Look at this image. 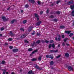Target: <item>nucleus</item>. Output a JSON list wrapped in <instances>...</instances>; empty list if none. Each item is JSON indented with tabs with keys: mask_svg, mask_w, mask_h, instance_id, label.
<instances>
[{
	"mask_svg": "<svg viewBox=\"0 0 74 74\" xmlns=\"http://www.w3.org/2000/svg\"><path fill=\"white\" fill-rule=\"evenodd\" d=\"M57 36L59 37V38H58V37H56L55 38V40L56 41H60V35H57Z\"/></svg>",
	"mask_w": 74,
	"mask_h": 74,
	"instance_id": "f257e3e1",
	"label": "nucleus"
},
{
	"mask_svg": "<svg viewBox=\"0 0 74 74\" xmlns=\"http://www.w3.org/2000/svg\"><path fill=\"white\" fill-rule=\"evenodd\" d=\"M34 66L35 68H36V69H38V70H41L42 69V68L40 67H39V66H37V64H36Z\"/></svg>",
	"mask_w": 74,
	"mask_h": 74,
	"instance_id": "f03ea898",
	"label": "nucleus"
},
{
	"mask_svg": "<svg viewBox=\"0 0 74 74\" xmlns=\"http://www.w3.org/2000/svg\"><path fill=\"white\" fill-rule=\"evenodd\" d=\"M2 18L3 19V22H5L8 21V18H6L4 16H2Z\"/></svg>",
	"mask_w": 74,
	"mask_h": 74,
	"instance_id": "7ed1b4c3",
	"label": "nucleus"
},
{
	"mask_svg": "<svg viewBox=\"0 0 74 74\" xmlns=\"http://www.w3.org/2000/svg\"><path fill=\"white\" fill-rule=\"evenodd\" d=\"M34 16L35 17H36V18L37 19V21H38L39 20V16L38 15V14L36 13H35L34 14Z\"/></svg>",
	"mask_w": 74,
	"mask_h": 74,
	"instance_id": "20e7f679",
	"label": "nucleus"
},
{
	"mask_svg": "<svg viewBox=\"0 0 74 74\" xmlns=\"http://www.w3.org/2000/svg\"><path fill=\"white\" fill-rule=\"evenodd\" d=\"M73 3H74L73 1H70L67 3V4H68V5H70L73 4Z\"/></svg>",
	"mask_w": 74,
	"mask_h": 74,
	"instance_id": "39448f33",
	"label": "nucleus"
},
{
	"mask_svg": "<svg viewBox=\"0 0 74 74\" xmlns=\"http://www.w3.org/2000/svg\"><path fill=\"white\" fill-rule=\"evenodd\" d=\"M68 69L69 70V71H73L74 69H73V67L71 66H69L68 67Z\"/></svg>",
	"mask_w": 74,
	"mask_h": 74,
	"instance_id": "423d86ee",
	"label": "nucleus"
},
{
	"mask_svg": "<svg viewBox=\"0 0 74 74\" xmlns=\"http://www.w3.org/2000/svg\"><path fill=\"white\" fill-rule=\"evenodd\" d=\"M41 23V21H39L36 23V26H40Z\"/></svg>",
	"mask_w": 74,
	"mask_h": 74,
	"instance_id": "0eeeda50",
	"label": "nucleus"
},
{
	"mask_svg": "<svg viewBox=\"0 0 74 74\" xmlns=\"http://www.w3.org/2000/svg\"><path fill=\"white\" fill-rule=\"evenodd\" d=\"M13 52H18V49H13L12 50Z\"/></svg>",
	"mask_w": 74,
	"mask_h": 74,
	"instance_id": "6e6552de",
	"label": "nucleus"
},
{
	"mask_svg": "<svg viewBox=\"0 0 74 74\" xmlns=\"http://www.w3.org/2000/svg\"><path fill=\"white\" fill-rule=\"evenodd\" d=\"M50 52L51 53H56V52H58V50H51Z\"/></svg>",
	"mask_w": 74,
	"mask_h": 74,
	"instance_id": "1a4fd4ad",
	"label": "nucleus"
},
{
	"mask_svg": "<svg viewBox=\"0 0 74 74\" xmlns=\"http://www.w3.org/2000/svg\"><path fill=\"white\" fill-rule=\"evenodd\" d=\"M32 29H33V27H29L28 29V30L29 32H30L32 30Z\"/></svg>",
	"mask_w": 74,
	"mask_h": 74,
	"instance_id": "9d476101",
	"label": "nucleus"
},
{
	"mask_svg": "<svg viewBox=\"0 0 74 74\" xmlns=\"http://www.w3.org/2000/svg\"><path fill=\"white\" fill-rule=\"evenodd\" d=\"M29 2H31L32 4H34V3H35V1L34 0H29Z\"/></svg>",
	"mask_w": 74,
	"mask_h": 74,
	"instance_id": "9b49d317",
	"label": "nucleus"
},
{
	"mask_svg": "<svg viewBox=\"0 0 74 74\" xmlns=\"http://www.w3.org/2000/svg\"><path fill=\"white\" fill-rule=\"evenodd\" d=\"M26 36V34H24L23 35H22L21 37V38H25V37Z\"/></svg>",
	"mask_w": 74,
	"mask_h": 74,
	"instance_id": "f8f14e48",
	"label": "nucleus"
},
{
	"mask_svg": "<svg viewBox=\"0 0 74 74\" xmlns=\"http://www.w3.org/2000/svg\"><path fill=\"white\" fill-rule=\"evenodd\" d=\"M65 56L66 58H68V57H69V54L68 53H66L65 54Z\"/></svg>",
	"mask_w": 74,
	"mask_h": 74,
	"instance_id": "ddd939ff",
	"label": "nucleus"
},
{
	"mask_svg": "<svg viewBox=\"0 0 74 74\" xmlns=\"http://www.w3.org/2000/svg\"><path fill=\"white\" fill-rule=\"evenodd\" d=\"M65 32L67 34H70L71 33V32L69 31H65Z\"/></svg>",
	"mask_w": 74,
	"mask_h": 74,
	"instance_id": "4468645a",
	"label": "nucleus"
},
{
	"mask_svg": "<svg viewBox=\"0 0 74 74\" xmlns=\"http://www.w3.org/2000/svg\"><path fill=\"white\" fill-rule=\"evenodd\" d=\"M50 56H51V55H46V57L47 58H50Z\"/></svg>",
	"mask_w": 74,
	"mask_h": 74,
	"instance_id": "2eb2a0df",
	"label": "nucleus"
},
{
	"mask_svg": "<svg viewBox=\"0 0 74 74\" xmlns=\"http://www.w3.org/2000/svg\"><path fill=\"white\" fill-rule=\"evenodd\" d=\"M71 15L73 16H74V10H73L71 12Z\"/></svg>",
	"mask_w": 74,
	"mask_h": 74,
	"instance_id": "dca6fc26",
	"label": "nucleus"
},
{
	"mask_svg": "<svg viewBox=\"0 0 74 74\" xmlns=\"http://www.w3.org/2000/svg\"><path fill=\"white\" fill-rule=\"evenodd\" d=\"M2 71H3V74H5V73L6 71V70L5 69H2Z\"/></svg>",
	"mask_w": 74,
	"mask_h": 74,
	"instance_id": "f3484780",
	"label": "nucleus"
},
{
	"mask_svg": "<svg viewBox=\"0 0 74 74\" xmlns=\"http://www.w3.org/2000/svg\"><path fill=\"white\" fill-rule=\"evenodd\" d=\"M53 64H54V62H53V61H51L50 62V64L51 66H52V65H53Z\"/></svg>",
	"mask_w": 74,
	"mask_h": 74,
	"instance_id": "a211bd4d",
	"label": "nucleus"
},
{
	"mask_svg": "<svg viewBox=\"0 0 74 74\" xmlns=\"http://www.w3.org/2000/svg\"><path fill=\"white\" fill-rule=\"evenodd\" d=\"M37 49H36L35 50H34V51L32 52V54H33L35 52H37Z\"/></svg>",
	"mask_w": 74,
	"mask_h": 74,
	"instance_id": "6ab92c4d",
	"label": "nucleus"
},
{
	"mask_svg": "<svg viewBox=\"0 0 74 74\" xmlns=\"http://www.w3.org/2000/svg\"><path fill=\"white\" fill-rule=\"evenodd\" d=\"M16 20L15 19H14V20H13L12 21H11V23L12 24H13V23H14V22H15V21Z\"/></svg>",
	"mask_w": 74,
	"mask_h": 74,
	"instance_id": "aec40b11",
	"label": "nucleus"
},
{
	"mask_svg": "<svg viewBox=\"0 0 74 74\" xmlns=\"http://www.w3.org/2000/svg\"><path fill=\"white\" fill-rule=\"evenodd\" d=\"M28 51H29V52L32 51H33V49H32V48H29L28 49Z\"/></svg>",
	"mask_w": 74,
	"mask_h": 74,
	"instance_id": "412c9836",
	"label": "nucleus"
},
{
	"mask_svg": "<svg viewBox=\"0 0 74 74\" xmlns=\"http://www.w3.org/2000/svg\"><path fill=\"white\" fill-rule=\"evenodd\" d=\"M49 18H54V16L52 15H51V16H49Z\"/></svg>",
	"mask_w": 74,
	"mask_h": 74,
	"instance_id": "4be33fe9",
	"label": "nucleus"
},
{
	"mask_svg": "<svg viewBox=\"0 0 74 74\" xmlns=\"http://www.w3.org/2000/svg\"><path fill=\"white\" fill-rule=\"evenodd\" d=\"M41 42V41L40 40H38L36 42V44H40Z\"/></svg>",
	"mask_w": 74,
	"mask_h": 74,
	"instance_id": "5701e85b",
	"label": "nucleus"
},
{
	"mask_svg": "<svg viewBox=\"0 0 74 74\" xmlns=\"http://www.w3.org/2000/svg\"><path fill=\"white\" fill-rule=\"evenodd\" d=\"M52 21H54V22H57V21H58V19H55L53 20Z\"/></svg>",
	"mask_w": 74,
	"mask_h": 74,
	"instance_id": "b1692460",
	"label": "nucleus"
},
{
	"mask_svg": "<svg viewBox=\"0 0 74 74\" xmlns=\"http://www.w3.org/2000/svg\"><path fill=\"white\" fill-rule=\"evenodd\" d=\"M51 46H52V47L53 48H54L55 47V44L53 43L52 44Z\"/></svg>",
	"mask_w": 74,
	"mask_h": 74,
	"instance_id": "393cba45",
	"label": "nucleus"
},
{
	"mask_svg": "<svg viewBox=\"0 0 74 74\" xmlns=\"http://www.w3.org/2000/svg\"><path fill=\"white\" fill-rule=\"evenodd\" d=\"M68 39V38H67L64 39V42H66V41H67V40Z\"/></svg>",
	"mask_w": 74,
	"mask_h": 74,
	"instance_id": "a878e982",
	"label": "nucleus"
},
{
	"mask_svg": "<svg viewBox=\"0 0 74 74\" xmlns=\"http://www.w3.org/2000/svg\"><path fill=\"white\" fill-rule=\"evenodd\" d=\"M74 34H73V33H71L69 34V36L70 37H72V36H73Z\"/></svg>",
	"mask_w": 74,
	"mask_h": 74,
	"instance_id": "bb28decb",
	"label": "nucleus"
},
{
	"mask_svg": "<svg viewBox=\"0 0 74 74\" xmlns=\"http://www.w3.org/2000/svg\"><path fill=\"white\" fill-rule=\"evenodd\" d=\"M26 22H27V21H26V20H24L23 21V24H25V23H26Z\"/></svg>",
	"mask_w": 74,
	"mask_h": 74,
	"instance_id": "cd10ccee",
	"label": "nucleus"
},
{
	"mask_svg": "<svg viewBox=\"0 0 74 74\" xmlns=\"http://www.w3.org/2000/svg\"><path fill=\"white\" fill-rule=\"evenodd\" d=\"M60 29H64V26H60Z\"/></svg>",
	"mask_w": 74,
	"mask_h": 74,
	"instance_id": "c85d7f7f",
	"label": "nucleus"
},
{
	"mask_svg": "<svg viewBox=\"0 0 74 74\" xmlns=\"http://www.w3.org/2000/svg\"><path fill=\"white\" fill-rule=\"evenodd\" d=\"M35 44H36V43L35 42H34L33 44H32V47H34V45H35Z\"/></svg>",
	"mask_w": 74,
	"mask_h": 74,
	"instance_id": "c756f323",
	"label": "nucleus"
},
{
	"mask_svg": "<svg viewBox=\"0 0 74 74\" xmlns=\"http://www.w3.org/2000/svg\"><path fill=\"white\" fill-rule=\"evenodd\" d=\"M61 56L60 55H59L58 56H56V58H57V59H58V58H59Z\"/></svg>",
	"mask_w": 74,
	"mask_h": 74,
	"instance_id": "7c9ffc66",
	"label": "nucleus"
},
{
	"mask_svg": "<svg viewBox=\"0 0 74 74\" xmlns=\"http://www.w3.org/2000/svg\"><path fill=\"white\" fill-rule=\"evenodd\" d=\"M35 34H36V33L34 31H33V33H31V34H32V35H34Z\"/></svg>",
	"mask_w": 74,
	"mask_h": 74,
	"instance_id": "2f4dec72",
	"label": "nucleus"
},
{
	"mask_svg": "<svg viewBox=\"0 0 74 74\" xmlns=\"http://www.w3.org/2000/svg\"><path fill=\"white\" fill-rule=\"evenodd\" d=\"M52 47V44H50L49 46V48H51Z\"/></svg>",
	"mask_w": 74,
	"mask_h": 74,
	"instance_id": "473e14b6",
	"label": "nucleus"
},
{
	"mask_svg": "<svg viewBox=\"0 0 74 74\" xmlns=\"http://www.w3.org/2000/svg\"><path fill=\"white\" fill-rule=\"evenodd\" d=\"M56 13L58 15H59L60 14V12L59 11L57 12Z\"/></svg>",
	"mask_w": 74,
	"mask_h": 74,
	"instance_id": "72a5a7b5",
	"label": "nucleus"
},
{
	"mask_svg": "<svg viewBox=\"0 0 74 74\" xmlns=\"http://www.w3.org/2000/svg\"><path fill=\"white\" fill-rule=\"evenodd\" d=\"M38 60L40 61V60H41V57H39V58H38Z\"/></svg>",
	"mask_w": 74,
	"mask_h": 74,
	"instance_id": "f704fd0d",
	"label": "nucleus"
},
{
	"mask_svg": "<svg viewBox=\"0 0 74 74\" xmlns=\"http://www.w3.org/2000/svg\"><path fill=\"white\" fill-rule=\"evenodd\" d=\"M29 5L27 4L25 5V7L26 8H28V7H29Z\"/></svg>",
	"mask_w": 74,
	"mask_h": 74,
	"instance_id": "c9c22d12",
	"label": "nucleus"
},
{
	"mask_svg": "<svg viewBox=\"0 0 74 74\" xmlns=\"http://www.w3.org/2000/svg\"><path fill=\"white\" fill-rule=\"evenodd\" d=\"M31 60L33 61H35V60H36V59L35 58H33Z\"/></svg>",
	"mask_w": 74,
	"mask_h": 74,
	"instance_id": "e433bc0d",
	"label": "nucleus"
},
{
	"mask_svg": "<svg viewBox=\"0 0 74 74\" xmlns=\"http://www.w3.org/2000/svg\"><path fill=\"white\" fill-rule=\"evenodd\" d=\"M60 0H59V1H57V4H59V3H60Z\"/></svg>",
	"mask_w": 74,
	"mask_h": 74,
	"instance_id": "4c0bfd02",
	"label": "nucleus"
},
{
	"mask_svg": "<svg viewBox=\"0 0 74 74\" xmlns=\"http://www.w3.org/2000/svg\"><path fill=\"white\" fill-rule=\"evenodd\" d=\"M8 41H12V38H9L8 39Z\"/></svg>",
	"mask_w": 74,
	"mask_h": 74,
	"instance_id": "58836bf2",
	"label": "nucleus"
},
{
	"mask_svg": "<svg viewBox=\"0 0 74 74\" xmlns=\"http://www.w3.org/2000/svg\"><path fill=\"white\" fill-rule=\"evenodd\" d=\"M1 63L3 64H4L5 63V61H2Z\"/></svg>",
	"mask_w": 74,
	"mask_h": 74,
	"instance_id": "ea45409f",
	"label": "nucleus"
},
{
	"mask_svg": "<svg viewBox=\"0 0 74 74\" xmlns=\"http://www.w3.org/2000/svg\"><path fill=\"white\" fill-rule=\"evenodd\" d=\"M4 30V28L3 27H2L1 28V31H3V30Z\"/></svg>",
	"mask_w": 74,
	"mask_h": 74,
	"instance_id": "a19ab883",
	"label": "nucleus"
},
{
	"mask_svg": "<svg viewBox=\"0 0 74 74\" xmlns=\"http://www.w3.org/2000/svg\"><path fill=\"white\" fill-rule=\"evenodd\" d=\"M38 3L39 5H40V4H41V2H40V1H38Z\"/></svg>",
	"mask_w": 74,
	"mask_h": 74,
	"instance_id": "79ce46f5",
	"label": "nucleus"
},
{
	"mask_svg": "<svg viewBox=\"0 0 74 74\" xmlns=\"http://www.w3.org/2000/svg\"><path fill=\"white\" fill-rule=\"evenodd\" d=\"M20 30L21 31H23V32H24V29H23V28H21Z\"/></svg>",
	"mask_w": 74,
	"mask_h": 74,
	"instance_id": "37998d69",
	"label": "nucleus"
},
{
	"mask_svg": "<svg viewBox=\"0 0 74 74\" xmlns=\"http://www.w3.org/2000/svg\"><path fill=\"white\" fill-rule=\"evenodd\" d=\"M50 43H52V42H53V40H50Z\"/></svg>",
	"mask_w": 74,
	"mask_h": 74,
	"instance_id": "c03bdc74",
	"label": "nucleus"
},
{
	"mask_svg": "<svg viewBox=\"0 0 74 74\" xmlns=\"http://www.w3.org/2000/svg\"><path fill=\"white\" fill-rule=\"evenodd\" d=\"M25 42H26V43H29V42L27 40H25Z\"/></svg>",
	"mask_w": 74,
	"mask_h": 74,
	"instance_id": "a18cd8bd",
	"label": "nucleus"
},
{
	"mask_svg": "<svg viewBox=\"0 0 74 74\" xmlns=\"http://www.w3.org/2000/svg\"><path fill=\"white\" fill-rule=\"evenodd\" d=\"M10 35L11 36H13V34H12V32L10 31Z\"/></svg>",
	"mask_w": 74,
	"mask_h": 74,
	"instance_id": "49530a36",
	"label": "nucleus"
},
{
	"mask_svg": "<svg viewBox=\"0 0 74 74\" xmlns=\"http://www.w3.org/2000/svg\"><path fill=\"white\" fill-rule=\"evenodd\" d=\"M9 48L10 49H12V48H13V47L11 46L9 47Z\"/></svg>",
	"mask_w": 74,
	"mask_h": 74,
	"instance_id": "de8ad7c7",
	"label": "nucleus"
},
{
	"mask_svg": "<svg viewBox=\"0 0 74 74\" xmlns=\"http://www.w3.org/2000/svg\"><path fill=\"white\" fill-rule=\"evenodd\" d=\"M46 12H47V14H48L49 13V9H47V10Z\"/></svg>",
	"mask_w": 74,
	"mask_h": 74,
	"instance_id": "09e8293b",
	"label": "nucleus"
},
{
	"mask_svg": "<svg viewBox=\"0 0 74 74\" xmlns=\"http://www.w3.org/2000/svg\"><path fill=\"white\" fill-rule=\"evenodd\" d=\"M53 56H50V58L51 59H53Z\"/></svg>",
	"mask_w": 74,
	"mask_h": 74,
	"instance_id": "8fccbe9b",
	"label": "nucleus"
},
{
	"mask_svg": "<svg viewBox=\"0 0 74 74\" xmlns=\"http://www.w3.org/2000/svg\"><path fill=\"white\" fill-rule=\"evenodd\" d=\"M62 45V46H63V47H64V45H65V44L64 42H63Z\"/></svg>",
	"mask_w": 74,
	"mask_h": 74,
	"instance_id": "3c124183",
	"label": "nucleus"
},
{
	"mask_svg": "<svg viewBox=\"0 0 74 74\" xmlns=\"http://www.w3.org/2000/svg\"><path fill=\"white\" fill-rule=\"evenodd\" d=\"M45 42H46V43H48V42H49V41L48 40H45Z\"/></svg>",
	"mask_w": 74,
	"mask_h": 74,
	"instance_id": "603ef678",
	"label": "nucleus"
},
{
	"mask_svg": "<svg viewBox=\"0 0 74 74\" xmlns=\"http://www.w3.org/2000/svg\"><path fill=\"white\" fill-rule=\"evenodd\" d=\"M62 38H64V35H62Z\"/></svg>",
	"mask_w": 74,
	"mask_h": 74,
	"instance_id": "864d4df0",
	"label": "nucleus"
},
{
	"mask_svg": "<svg viewBox=\"0 0 74 74\" xmlns=\"http://www.w3.org/2000/svg\"><path fill=\"white\" fill-rule=\"evenodd\" d=\"M42 13H43V12L41 11L40 12V14L41 15L42 14Z\"/></svg>",
	"mask_w": 74,
	"mask_h": 74,
	"instance_id": "5fc2aeb1",
	"label": "nucleus"
},
{
	"mask_svg": "<svg viewBox=\"0 0 74 74\" xmlns=\"http://www.w3.org/2000/svg\"><path fill=\"white\" fill-rule=\"evenodd\" d=\"M21 13H23V10H21Z\"/></svg>",
	"mask_w": 74,
	"mask_h": 74,
	"instance_id": "6e6d98bb",
	"label": "nucleus"
},
{
	"mask_svg": "<svg viewBox=\"0 0 74 74\" xmlns=\"http://www.w3.org/2000/svg\"><path fill=\"white\" fill-rule=\"evenodd\" d=\"M37 36H40V34L37 33Z\"/></svg>",
	"mask_w": 74,
	"mask_h": 74,
	"instance_id": "4d7b16f0",
	"label": "nucleus"
},
{
	"mask_svg": "<svg viewBox=\"0 0 74 74\" xmlns=\"http://www.w3.org/2000/svg\"><path fill=\"white\" fill-rule=\"evenodd\" d=\"M10 7H11V6H10V7H9V8H8L7 10H10Z\"/></svg>",
	"mask_w": 74,
	"mask_h": 74,
	"instance_id": "13d9d810",
	"label": "nucleus"
},
{
	"mask_svg": "<svg viewBox=\"0 0 74 74\" xmlns=\"http://www.w3.org/2000/svg\"><path fill=\"white\" fill-rule=\"evenodd\" d=\"M2 34H0V37H2Z\"/></svg>",
	"mask_w": 74,
	"mask_h": 74,
	"instance_id": "bf43d9fd",
	"label": "nucleus"
},
{
	"mask_svg": "<svg viewBox=\"0 0 74 74\" xmlns=\"http://www.w3.org/2000/svg\"><path fill=\"white\" fill-rule=\"evenodd\" d=\"M60 44L58 45V47H60Z\"/></svg>",
	"mask_w": 74,
	"mask_h": 74,
	"instance_id": "052dcab7",
	"label": "nucleus"
},
{
	"mask_svg": "<svg viewBox=\"0 0 74 74\" xmlns=\"http://www.w3.org/2000/svg\"><path fill=\"white\" fill-rule=\"evenodd\" d=\"M5 45H8V43H5Z\"/></svg>",
	"mask_w": 74,
	"mask_h": 74,
	"instance_id": "680f3d73",
	"label": "nucleus"
},
{
	"mask_svg": "<svg viewBox=\"0 0 74 74\" xmlns=\"http://www.w3.org/2000/svg\"><path fill=\"white\" fill-rule=\"evenodd\" d=\"M66 45H67V46H69V44H67V43H66Z\"/></svg>",
	"mask_w": 74,
	"mask_h": 74,
	"instance_id": "e2e57ef3",
	"label": "nucleus"
},
{
	"mask_svg": "<svg viewBox=\"0 0 74 74\" xmlns=\"http://www.w3.org/2000/svg\"><path fill=\"white\" fill-rule=\"evenodd\" d=\"M11 74H15L14 72H12Z\"/></svg>",
	"mask_w": 74,
	"mask_h": 74,
	"instance_id": "0e129e2a",
	"label": "nucleus"
},
{
	"mask_svg": "<svg viewBox=\"0 0 74 74\" xmlns=\"http://www.w3.org/2000/svg\"><path fill=\"white\" fill-rule=\"evenodd\" d=\"M53 12H50V14H53Z\"/></svg>",
	"mask_w": 74,
	"mask_h": 74,
	"instance_id": "69168bd1",
	"label": "nucleus"
},
{
	"mask_svg": "<svg viewBox=\"0 0 74 74\" xmlns=\"http://www.w3.org/2000/svg\"><path fill=\"white\" fill-rule=\"evenodd\" d=\"M20 72H22V69H21L20 70Z\"/></svg>",
	"mask_w": 74,
	"mask_h": 74,
	"instance_id": "338daca9",
	"label": "nucleus"
},
{
	"mask_svg": "<svg viewBox=\"0 0 74 74\" xmlns=\"http://www.w3.org/2000/svg\"><path fill=\"white\" fill-rule=\"evenodd\" d=\"M51 69H53V67H51Z\"/></svg>",
	"mask_w": 74,
	"mask_h": 74,
	"instance_id": "774afa93",
	"label": "nucleus"
}]
</instances>
